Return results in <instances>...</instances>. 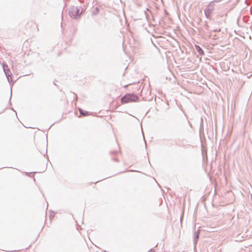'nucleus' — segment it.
I'll use <instances>...</instances> for the list:
<instances>
[{"label": "nucleus", "mask_w": 252, "mask_h": 252, "mask_svg": "<svg viewBox=\"0 0 252 252\" xmlns=\"http://www.w3.org/2000/svg\"><path fill=\"white\" fill-rule=\"evenodd\" d=\"M139 99V97L134 94H128L122 97L121 98L122 103H127L129 102H137Z\"/></svg>", "instance_id": "nucleus-1"}, {"label": "nucleus", "mask_w": 252, "mask_h": 252, "mask_svg": "<svg viewBox=\"0 0 252 252\" xmlns=\"http://www.w3.org/2000/svg\"><path fill=\"white\" fill-rule=\"evenodd\" d=\"M2 68L7 80L10 83L12 81V74L6 63H3Z\"/></svg>", "instance_id": "nucleus-2"}, {"label": "nucleus", "mask_w": 252, "mask_h": 252, "mask_svg": "<svg viewBox=\"0 0 252 252\" xmlns=\"http://www.w3.org/2000/svg\"><path fill=\"white\" fill-rule=\"evenodd\" d=\"M79 111L80 112V114L83 116H87L90 115L88 112L85 111L83 110L82 109H79Z\"/></svg>", "instance_id": "nucleus-3"}, {"label": "nucleus", "mask_w": 252, "mask_h": 252, "mask_svg": "<svg viewBox=\"0 0 252 252\" xmlns=\"http://www.w3.org/2000/svg\"><path fill=\"white\" fill-rule=\"evenodd\" d=\"M78 12L79 13V10H78L76 8H73L70 11V15L73 18H76V15L73 14V12Z\"/></svg>", "instance_id": "nucleus-4"}, {"label": "nucleus", "mask_w": 252, "mask_h": 252, "mask_svg": "<svg viewBox=\"0 0 252 252\" xmlns=\"http://www.w3.org/2000/svg\"><path fill=\"white\" fill-rule=\"evenodd\" d=\"M195 48L200 54H201V55L203 54L204 52H203V50L199 46L195 45Z\"/></svg>", "instance_id": "nucleus-5"}, {"label": "nucleus", "mask_w": 252, "mask_h": 252, "mask_svg": "<svg viewBox=\"0 0 252 252\" xmlns=\"http://www.w3.org/2000/svg\"><path fill=\"white\" fill-rule=\"evenodd\" d=\"M12 110L13 111H14V112H16V111H15V110H14V109L13 108H12Z\"/></svg>", "instance_id": "nucleus-6"}]
</instances>
